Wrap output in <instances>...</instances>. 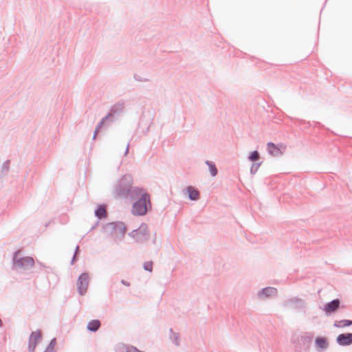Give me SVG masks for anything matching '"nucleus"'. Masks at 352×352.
I'll return each mask as SVG.
<instances>
[{
	"label": "nucleus",
	"mask_w": 352,
	"mask_h": 352,
	"mask_svg": "<svg viewBox=\"0 0 352 352\" xmlns=\"http://www.w3.org/2000/svg\"><path fill=\"white\" fill-rule=\"evenodd\" d=\"M56 344V339L54 338L51 340L50 344L44 351V352H55L54 347Z\"/></svg>",
	"instance_id": "obj_24"
},
{
	"label": "nucleus",
	"mask_w": 352,
	"mask_h": 352,
	"mask_svg": "<svg viewBox=\"0 0 352 352\" xmlns=\"http://www.w3.org/2000/svg\"><path fill=\"white\" fill-rule=\"evenodd\" d=\"M169 338L170 340L176 345L179 346L180 344V339H179V333H175L173 331V329H170L169 330Z\"/></svg>",
	"instance_id": "obj_19"
},
{
	"label": "nucleus",
	"mask_w": 352,
	"mask_h": 352,
	"mask_svg": "<svg viewBox=\"0 0 352 352\" xmlns=\"http://www.w3.org/2000/svg\"><path fill=\"white\" fill-rule=\"evenodd\" d=\"M38 264L41 267H45V266L41 262H38Z\"/></svg>",
	"instance_id": "obj_35"
},
{
	"label": "nucleus",
	"mask_w": 352,
	"mask_h": 352,
	"mask_svg": "<svg viewBox=\"0 0 352 352\" xmlns=\"http://www.w3.org/2000/svg\"><path fill=\"white\" fill-rule=\"evenodd\" d=\"M89 283V276L87 272L82 273L78 278L76 285L79 294L83 296L86 294Z\"/></svg>",
	"instance_id": "obj_7"
},
{
	"label": "nucleus",
	"mask_w": 352,
	"mask_h": 352,
	"mask_svg": "<svg viewBox=\"0 0 352 352\" xmlns=\"http://www.w3.org/2000/svg\"><path fill=\"white\" fill-rule=\"evenodd\" d=\"M131 345L118 343L115 346L116 352H128Z\"/></svg>",
	"instance_id": "obj_23"
},
{
	"label": "nucleus",
	"mask_w": 352,
	"mask_h": 352,
	"mask_svg": "<svg viewBox=\"0 0 352 352\" xmlns=\"http://www.w3.org/2000/svg\"><path fill=\"white\" fill-rule=\"evenodd\" d=\"M129 236L131 238L134 239L135 241L138 242V235H137V230L136 229L133 230L131 232L129 233Z\"/></svg>",
	"instance_id": "obj_28"
},
{
	"label": "nucleus",
	"mask_w": 352,
	"mask_h": 352,
	"mask_svg": "<svg viewBox=\"0 0 352 352\" xmlns=\"http://www.w3.org/2000/svg\"><path fill=\"white\" fill-rule=\"evenodd\" d=\"M313 336L306 333L298 338L297 342H294L296 350L300 351L301 350H307L312 342Z\"/></svg>",
	"instance_id": "obj_6"
},
{
	"label": "nucleus",
	"mask_w": 352,
	"mask_h": 352,
	"mask_svg": "<svg viewBox=\"0 0 352 352\" xmlns=\"http://www.w3.org/2000/svg\"><path fill=\"white\" fill-rule=\"evenodd\" d=\"M130 200L134 201L131 213L135 216H144L147 213L148 208H151L150 195L142 188L137 193L136 197H132Z\"/></svg>",
	"instance_id": "obj_2"
},
{
	"label": "nucleus",
	"mask_w": 352,
	"mask_h": 352,
	"mask_svg": "<svg viewBox=\"0 0 352 352\" xmlns=\"http://www.w3.org/2000/svg\"><path fill=\"white\" fill-rule=\"evenodd\" d=\"M188 199L192 201H197L199 199V192L194 187L189 186L186 188Z\"/></svg>",
	"instance_id": "obj_16"
},
{
	"label": "nucleus",
	"mask_w": 352,
	"mask_h": 352,
	"mask_svg": "<svg viewBox=\"0 0 352 352\" xmlns=\"http://www.w3.org/2000/svg\"><path fill=\"white\" fill-rule=\"evenodd\" d=\"M95 215L99 219H104L107 217V208L104 205H100L95 210Z\"/></svg>",
	"instance_id": "obj_18"
},
{
	"label": "nucleus",
	"mask_w": 352,
	"mask_h": 352,
	"mask_svg": "<svg viewBox=\"0 0 352 352\" xmlns=\"http://www.w3.org/2000/svg\"><path fill=\"white\" fill-rule=\"evenodd\" d=\"M10 168V160L4 162L0 167V178L8 174Z\"/></svg>",
	"instance_id": "obj_20"
},
{
	"label": "nucleus",
	"mask_w": 352,
	"mask_h": 352,
	"mask_svg": "<svg viewBox=\"0 0 352 352\" xmlns=\"http://www.w3.org/2000/svg\"><path fill=\"white\" fill-rule=\"evenodd\" d=\"M103 232L111 236L114 241L120 240L124 237L126 226L124 222L113 221L106 223L102 228Z\"/></svg>",
	"instance_id": "obj_4"
},
{
	"label": "nucleus",
	"mask_w": 352,
	"mask_h": 352,
	"mask_svg": "<svg viewBox=\"0 0 352 352\" xmlns=\"http://www.w3.org/2000/svg\"><path fill=\"white\" fill-rule=\"evenodd\" d=\"M3 326V322L1 319L0 318V327Z\"/></svg>",
	"instance_id": "obj_36"
},
{
	"label": "nucleus",
	"mask_w": 352,
	"mask_h": 352,
	"mask_svg": "<svg viewBox=\"0 0 352 352\" xmlns=\"http://www.w3.org/2000/svg\"><path fill=\"white\" fill-rule=\"evenodd\" d=\"M41 331H32L29 338L28 351L34 352L38 341L41 338Z\"/></svg>",
	"instance_id": "obj_11"
},
{
	"label": "nucleus",
	"mask_w": 352,
	"mask_h": 352,
	"mask_svg": "<svg viewBox=\"0 0 352 352\" xmlns=\"http://www.w3.org/2000/svg\"><path fill=\"white\" fill-rule=\"evenodd\" d=\"M259 158L260 155L257 151H252L248 157V160L251 162H256L259 160Z\"/></svg>",
	"instance_id": "obj_25"
},
{
	"label": "nucleus",
	"mask_w": 352,
	"mask_h": 352,
	"mask_svg": "<svg viewBox=\"0 0 352 352\" xmlns=\"http://www.w3.org/2000/svg\"><path fill=\"white\" fill-rule=\"evenodd\" d=\"M79 251H80V249H79V246H76V250H75V252H74V256L72 259V261H71V264L73 265L76 258V256H77V254L79 253Z\"/></svg>",
	"instance_id": "obj_29"
},
{
	"label": "nucleus",
	"mask_w": 352,
	"mask_h": 352,
	"mask_svg": "<svg viewBox=\"0 0 352 352\" xmlns=\"http://www.w3.org/2000/svg\"><path fill=\"white\" fill-rule=\"evenodd\" d=\"M138 235V242L146 240L148 236V226L146 223H142L140 226L136 229Z\"/></svg>",
	"instance_id": "obj_13"
},
{
	"label": "nucleus",
	"mask_w": 352,
	"mask_h": 352,
	"mask_svg": "<svg viewBox=\"0 0 352 352\" xmlns=\"http://www.w3.org/2000/svg\"><path fill=\"white\" fill-rule=\"evenodd\" d=\"M143 267L144 270L151 272L153 270V263L151 261L145 262Z\"/></svg>",
	"instance_id": "obj_27"
},
{
	"label": "nucleus",
	"mask_w": 352,
	"mask_h": 352,
	"mask_svg": "<svg viewBox=\"0 0 352 352\" xmlns=\"http://www.w3.org/2000/svg\"><path fill=\"white\" fill-rule=\"evenodd\" d=\"M278 291L275 287H267L258 290L256 293V297L260 300H265L271 297L276 296Z\"/></svg>",
	"instance_id": "obj_8"
},
{
	"label": "nucleus",
	"mask_w": 352,
	"mask_h": 352,
	"mask_svg": "<svg viewBox=\"0 0 352 352\" xmlns=\"http://www.w3.org/2000/svg\"><path fill=\"white\" fill-rule=\"evenodd\" d=\"M128 352H143V351L139 350L135 346H133L131 345Z\"/></svg>",
	"instance_id": "obj_30"
},
{
	"label": "nucleus",
	"mask_w": 352,
	"mask_h": 352,
	"mask_svg": "<svg viewBox=\"0 0 352 352\" xmlns=\"http://www.w3.org/2000/svg\"><path fill=\"white\" fill-rule=\"evenodd\" d=\"M205 164L208 166L210 175L212 177H215L218 173V170L216 167L215 164L213 162L206 160Z\"/></svg>",
	"instance_id": "obj_22"
},
{
	"label": "nucleus",
	"mask_w": 352,
	"mask_h": 352,
	"mask_svg": "<svg viewBox=\"0 0 352 352\" xmlns=\"http://www.w3.org/2000/svg\"><path fill=\"white\" fill-rule=\"evenodd\" d=\"M129 148V143H128L127 145H126V150H125V152H124V155H126L128 154Z\"/></svg>",
	"instance_id": "obj_33"
},
{
	"label": "nucleus",
	"mask_w": 352,
	"mask_h": 352,
	"mask_svg": "<svg viewBox=\"0 0 352 352\" xmlns=\"http://www.w3.org/2000/svg\"><path fill=\"white\" fill-rule=\"evenodd\" d=\"M284 305L289 307H292L296 309L302 310L305 309L307 304L305 301L298 297H292L287 299L285 302Z\"/></svg>",
	"instance_id": "obj_9"
},
{
	"label": "nucleus",
	"mask_w": 352,
	"mask_h": 352,
	"mask_svg": "<svg viewBox=\"0 0 352 352\" xmlns=\"http://www.w3.org/2000/svg\"><path fill=\"white\" fill-rule=\"evenodd\" d=\"M351 325H352L351 320H341L339 321H336L333 324V326L337 328H342L349 327Z\"/></svg>",
	"instance_id": "obj_21"
},
{
	"label": "nucleus",
	"mask_w": 352,
	"mask_h": 352,
	"mask_svg": "<svg viewBox=\"0 0 352 352\" xmlns=\"http://www.w3.org/2000/svg\"><path fill=\"white\" fill-rule=\"evenodd\" d=\"M309 124V122H306L305 120H300V124Z\"/></svg>",
	"instance_id": "obj_34"
},
{
	"label": "nucleus",
	"mask_w": 352,
	"mask_h": 352,
	"mask_svg": "<svg viewBox=\"0 0 352 352\" xmlns=\"http://www.w3.org/2000/svg\"><path fill=\"white\" fill-rule=\"evenodd\" d=\"M125 109V102L123 100H119L113 104L108 113L98 123V128H102L108 122H113L115 118L122 116Z\"/></svg>",
	"instance_id": "obj_5"
},
{
	"label": "nucleus",
	"mask_w": 352,
	"mask_h": 352,
	"mask_svg": "<svg viewBox=\"0 0 352 352\" xmlns=\"http://www.w3.org/2000/svg\"><path fill=\"white\" fill-rule=\"evenodd\" d=\"M315 344L318 351L325 350L329 347V342L324 337H317L315 339Z\"/></svg>",
	"instance_id": "obj_14"
},
{
	"label": "nucleus",
	"mask_w": 352,
	"mask_h": 352,
	"mask_svg": "<svg viewBox=\"0 0 352 352\" xmlns=\"http://www.w3.org/2000/svg\"><path fill=\"white\" fill-rule=\"evenodd\" d=\"M101 128H98V125L96 126V130L94 131V134L93 135V139H95L96 135H97V133H98V131Z\"/></svg>",
	"instance_id": "obj_31"
},
{
	"label": "nucleus",
	"mask_w": 352,
	"mask_h": 352,
	"mask_svg": "<svg viewBox=\"0 0 352 352\" xmlns=\"http://www.w3.org/2000/svg\"><path fill=\"white\" fill-rule=\"evenodd\" d=\"M121 283L122 285H125V286H127V287L130 286V283L126 281V280H121Z\"/></svg>",
	"instance_id": "obj_32"
},
{
	"label": "nucleus",
	"mask_w": 352,
	"mask_h": 352,
	"mask_svg": "<svg viewBox=\"0 0 352 352\" xmlns=\"http://www.w3.org/2000/svg\"><path fill=\"white\" fill-rule=\"evenodd\" d=\"M34 260L31 256H22L20 251H16L12 258V270L18 274H26L34 265Z\"/></svg>",
	"instance_id": "obj_3"
},
{
	"label": "nucleus",
	"mask_w": 352,
	"mask_h": 352,
	"mask_svg": "<svg viewBox=\"0 0 352 352\" xmlns=\"http://www.w3.org/2000/svg\"><path fill=\"white\" fill-rule=\"evenodd\" d=\"M261 164V162L252 164V166L250 168L251 174L254 175L258 171Z\"/></svg>",
	"instance_id": "obj_26"
},
{
	"label": "nucleus",
	"mask_w": 352,
	"mask_h": 352,
	"mask_svg": "<svg viewBox=\"0 0 352 352\" xmlns=\"http://www.w3.org/2000/svg\"><path fill=\"white\" fill-rule=\"evenodd\" d=\"M133 179L130 174L124 175L114 186L113 194L115 197L130 199L136 197L140 187L133 186Z\"/></svg>",
	"instance_id": "obj_1"
},
{
	"label": "nucleus",
	"mask_w": 352,
	"mask_h": 352,
	"mask_svg": "<svg viewBox=\"0 0 352 352\" xmlns=\"http://www.w3.org/2000/svg\"><path fill=\"white\" fill-rule=\"evenodd\" d=\"M340 300L336 298L325 304L322 310L324 311L327 316H329L336 312L340 309Z\"/></svg>",
	"instance_id": "obj_10"
},
{
	"label": "nucleus",
	"mask_w": 352,
	"mask_h": 352,
	"mask_svg": "<svg viewBox=\"0 0 352 352\" xmlns=\"http://www.w3.org/2000/svg\"><path fill=\"white\" fill-rule=\"evenodd\" d=\"M336 342L340 346H349L352 344V333L339 334L336 338Z\"/></svg>",
	"instance_id": "obj_12"
},
{
	"label": "nucleus",
	"mask_w": 352,
	"mask_h": 352,
	"mask_svg": "<svg viewBox=\"0 0 352 352\" xmlns=\"http://www.w3.org/2000/svg\"><path fill=\"white\" fill-rule=\"evenodd\" d=\"M269 154L274 157H278L282 155L280 149L274 143L268 142L267 144Z\"/></svg>",
	"instance_id": "obj_15"
},
{
	"label": "nucleus",
	"mask_w": 352,
	"mask_h": 352,
	"mask_svg": "<svg viewBox=\"0 0 352 352\" xmlns=\"http://www.w3.org/2000/svg\"><path fill=\"white\" fill-rule=\"evenodd\" d=\"M101 323L99 320H92L87 324V330L91 332H96L100 327Z\"/></svg>",
	"instance_id": "obj_17"
}]
</instances>
